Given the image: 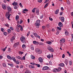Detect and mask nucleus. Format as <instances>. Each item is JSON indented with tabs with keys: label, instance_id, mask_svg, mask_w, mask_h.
<instances>
[{
	"label": "nucleus",
	"instance_id": "f257e3e1",
	"mask_svg": "<svg viewBox=\"0 0 73 73\" xmlns=\"http://www.w3.org/2000/svg\"><path fill=\"white\" fill-rule=\"evenodd\" d=\"M9 13H10L8 12H7L5 15L6 17L9 20H10L9 18H10V16L11 15V14H10Z\"/></svg>",
	"mask_w": 73,
	"mask_h": 73
},
{
	"label": "nucleus",
	"instance_id": "f03ea898",
	"mask_svg": "<svg viewBox=\"0 0 73 73\" xmlns=\"http://www.w3.org/2000/svg\"><path fill=\"white\" fill-rule=\"evenodd\" d=\"M20 40L22 43L25 44L26 42H25V37L22 36V37L21 38Z\"/></svg>",
	"mask_w": 73,
	"mask_h": 73
},
{
	"label": "nucleus",
	"instance_id": "7ed1b4c3",
	"mask_svg": "<svg viewBox=\"0 0 73 73\" xmlns=\"http://www.w3.org/2000/svg\"><path fill=\"white\" fill-rule=\"evenodd\" d=\"M35 52L38 54H41L42 53V51L38 48H36L35 49Z\"/></svg>",
	"mask_w": 73,
	"mask_h": 73
},
{
	"label": "nucleus",
	"instance_id": "20e7f679",
	"mask_svg": "<svg viewBox=\"0 0 73 73\" xmlns=\"http://www.w3.org/2000/svg\"><path fill=\"white\" fill-rule=\"evenodd\" d=\"M50 51V52H54V50H53V49L52 48L50 47H48L47 48Z\"/></svg>",
	"mask_w": 73,
	"mask_h": 73
},
{
	"label": "nucleus",
	"instance_id": "39448f33",
	"mask_svg": "<svg viewBox=\"0 0 73 73\" xmlns=\"http://www.w3.org/2000/svg\"><path fill=\"white\" fill-rule=\"evenodd\" d=\"M7 9L8 12H9V13H11L12 12V9L10 7L8 6L7 7Z\"/></svg>",
	"mask_w": 73,
	"mask_h": 73
},
{
	"label": "nucleus",
	"instance_id": "423d86ee",
	"mask_svg": "<svg viewBox=\"0 0 73 73\" xmlns=\"http://www.w3.org/2000/svg\"><path fill=\"white\" fill-rule=\"evenodd\" d=\"M59 19L60 20H61L62 22H64V17H59Z\"/></svg>",
	"mask_w": 73,
	"mask_h": 73
},
{
	"label": "nucleus",
	"instance_id": "0eeeda50",
	"mask_svg": "<svg viewBox=\"0 0 73 73\" xmlns=\"http://www.w3.org/2000/svg\"><path fill=\"white\" fill-rule=\"evenodd\" d=\"M48 69H49V67L47 66H45L43 68H42V70H48Z\"/></svg>",
	"mask_w": 73,
	"mask_h": 73
},
{
	"label": "nucleus",
	"instance_id": "6e6552de",
	"mask_svg": "<svg viewBox=\"0 0 73 73\" xmlns=\"http://www.w3.org/2000/svg\"><path fill=\"white\" fill-rule=\"evenodd\" d=\"M65 42V40L64 39H61L60 41V43H61V42L62 43H64Z\"/></svg>",
	"mask_w": 73,
	"mask_h": 73
},
{
	"label": "nucleus",
	"instance_id": "1a4fd4ad",
	"mask_svg": "<svg viewBox=\"0 0 73 73\" xmlns=\"http://www.w3.org/2000/svg\"><path fill=\"white\" fill-rule=\"evenodd\" d=\"M19 45V43L17 42L14 45V47H16V46H18Z\"/></svg>",
	"mask_w": 73,
	"mask_h": 73
},
{
	"label": "nucleus",
	"instance_id": "9d476101",
	"mask_svg": "<svg viewBox=\"0 0 73 73\" xmlns=\"http://www.w3.org/2000/svg\"><path fill=\"white\" fill-rule=\"evenodd\" d=\"M62 24L61 22H60L58 23V25L60 27H62Z\"/></svg>",
	"mask_w": 73,
	"mask_h": 73
},
{
	"label": "nucleus",
	"instance_id": "9b49d317",
	"mask_svg": "<svg viewBox=\"0 0 73 73\" xmlns=\"http://www.w3.org/2000/svg\"><path fill=\"white\" fill-rule=\"evenodd\" d=\"M38 60L39 62H42L43 60H42V58L41 57L39 58Z\"/></svg>",
	"mask_w": 73,
	"mask_h": 73
},
{
	"label": "nucleus",
	"instance_id": "f8f14e48",
	"mask_svg": "<svg viewBox=\"0 0 73 73\" xmlns=\"http://www.w3.org/2000/svg\"><path fill=\"white\" fill-rule=\"evenodd\" d=\"M53 72H54L55 73H57V72H58V70H57V69H56V68L54 69L53 70Z\"/></svg>",
	"mask_w": 73,
	"mask_h": 73
},
{
	"label": "nucleus",
	"instance_id": "ddd939ff",
	"mask_svg": "<svg viewBox=\"0 0 73 73\" xmlns=\"http://www.w3.org/2000/svg\"><path fill=\"white\" fill-rule=\"evenodd\" d=\"M15 39V37L14 36H13L11 38V42H13V41Z\"/></svg>",
	"mask_w": 73,
	"mask_h": 73
},
{
	"label": "nucleus",
	"instance_id": "4468645a",
	"mask_svg": "<svg viewBox=\"0 0 73 73\" xmlns=\"http://www.w3.org/2000/svg\"><path fill=\"white\" fill-rule=\"evenodd\" d=\"M36 26V28H39V25H40V23H35Z\"/></svg>",
	"mask_w": 73,
	"mask_h": 73
},
{
	"label": "nucleus",
	"instance_id": "2eb2a0df",
	"mask_svg": "<svg viewBox=\"0 0 73 73\" xmlns=\"http://www.w3.org/2000/svg\"><path fill=\"white\" fill-rule=\"evenodd\" d=\"M7 57L8 58V59H9L10 60H12V57L9 55H7Z\"/></svg>",
	"mask_w": 73,
	"mask_h": 73
},
{
	"label": "nucleus",
	"instance_id": "dca6fc26",
	"mask_svg": "<svg viewBox=\"0 0 73 73\" xmlns=\"http://www.w3.org/2000/svg\"><path fill=\"white\" fill-rule=\"evenodd\" d=\"M59 66L62 67V66H65V65L63 63H61L60 64H59Z\"/></svg>",
	"mask_w": 73,
	"mask_h": 73
},
{
	"label": "nucleus",
	"instance_id": "f3484780",
	"mask_svg": "<svg viewBox=\"0 0 73 73\" xmlns=\"http://www.w3.org/2000/svg\"><path fill=\"white\" fill-rule=\"evenodd\" d=\"M29 68H35V67L34 66H32V65H30V66H29Z\"/></svg>",
	"mask_w": 73,
	"mask_h": 73
},
{
	"label": "nucleus",
	"instance_id": "a211bd4d",
	"mask_svg": "<svg viewBox=\"0 0 73 73\" xmlns=\"http://www.w3.org/2000/svg\"><path fill=\"white\" fill-rule=\"evenodd\" d=\"M57 70H58V72H60L61 70V68L60 67H58V68L57 69Z\"/></svg>",
	"mask_w": 73,
	"mask_h": 73
},
{
	"label": "nucleus",
	"instance_id": "6ab92c4d",
	"mask_svg": "<svg viewBox=\"0 0 73 73\" xmlns=\"http://www.w3.org/2000/svg\"><path fill=\"white\" fill-rule=\"evenodd\" d=\"M58 9L56 10L55 12V14H58Z\"/></svg>",
	"mask_w": 73,
	"mask_h": 73
},
{
	"label": "nucleus",
	"instance_id": "aec40b11",
	"mask_svg": "<svg viewBox=\"0 0 73 73\" xmlns=\"http://www.w3.org/2000/svg\"><path fill=\"white\" fill-rule=\"evenodd\" d=\"M13 5H17V2H15L12 3Z\"/></svg>",
	"mask_w": 73,
	"mask_h": 73
},
{
	"label": "nucleus",
	"instance_id": "412c9836",
	"mask_svg": "<svg viewBox=\"0 0 73 73\" xmlns=\"http://www.w3.org/2000/svg\"><path fill=\"white\" fill-rule=\"evenodd\" d=\"M31 48L32 50H34V47L33 46V45H31Z\"/></svg>",
	"mask_w": 73,
	"mask_h": 73
},
{
	"label": "nucleus",
	"instance_id": "4be33fe9",
	"mask_svg": "<svg viewBox=\"0 0 73 73\" xmlns=\"http://www.w3.org/2000/svg\"><path fill=\"white\" fill-rule=\"evenodd\" d=\"M17 58H18V59H19L20 60H23V58L19 56H17Z\"/></svg>",
	"mask_w": 73,
	"mask_h": 73
},
{
	"label": "nucleus",
	"instance_id": "5701e85b",
	"mask_svg": "<svg viewBox=\"0 0 73 73\" xmlns=\"http://www.w3.org/2000/svg\"><path fill=\"white\" fill-rule=\"evenodd\" d=\"M2 8L3 9H6V6L5 5H3L2 6Z\"/></svg>",
	"mask_w": 73,
	"mask_h": 73
},
{
	"label": "nucleus",
	"instance_id": "b1692460",
	"mask_svg": "<svg viewBox=\"0 0 73 73\" xmlns=\"http://www.w3.org/2000/svg\"><path fill=\"white\" fill-rule=\"evenodd\" d=\"M19 18V15H17L16 17V20H17Z\"/></svg>",
	"mask_w": 73,
	"mask_h": 73
},
{
	"label": "nucleus",
	"instance_id": "393cba45",
	"mask_svg": "<svg viewBox=\"0 0 73 73\" xmlns=\"http://www.w3.org/2000/svg\"><path fill=\"white\" fill-rule=\"evenodd\" d=\"M36 13L37 15H39V10H36Z\"/></svg>",
	"mask_w": 73,
	"mask_h": 73
},
{
	"label": "nucleus",
	"instance_id": "a878e982",
	"mask_svg": "<svg viewBox=\"0 0 73 73\" xmlns=\"http://www.w3.org/2000/svg\"><path fill=\"white\" fill-rule=\"evenodd\" d=\"M46 27L47 28H49L50 27V25L49 24H47L46 25Z\"/></svg>",
	"mask_w": 73,
	"mask_h": 73
},
{
	"label": "nucleus",
	"instance_id": "bb28decb",
	"mask_svg": "<svg viewBox=\"0 0 73 73\" xmlns=\"http://www.w3.org/2000/svg\"><path fill=\"white\" fill-rule=\"evenodd\" d=\"M22 48L23 49H25L26 48V46L25 44H23L22 45Z\"/></svg>",
	"mask_w": 73,
	"mask_h": 73
},
{
	"label": "nucleus",
	"instance_id": "cd10ccee",
	"mask_svg": "<svg viewBox=\"0 0 73 73\" xmlns=\"http://www.w3.org/2000/svg\"><path fill=\"white\" fill-rule=\"evenodd\" d=\"M48 5H49V3H46L44 6V8H46L47 7V6H48Z\"/></svg>",
	"mask_w": 73,
	"mask_h": 73
},
{
	"label": "nucleus",
	"instance_id": "c85d7f7f",
	"mask_svg": "<svg viewBox=\"0 0 73 73\" xmlns=\"http://www.w3.org/2000/svg\"><path fill=\"white\" fill-rule=\"evenodd\" d=\"M67 3L68 5H70V1H69L68 0L67 1Z\"/></svg>",
	"mask_w": 73,
	"mask_h": 73
},
{
	"label": "nucleus",
	"instance_id": "c756f323",
	"mask_svg": "<svg viewBox=\"0 0 73 73\" xmlns=\"http://www.w3.org/2000/svg\"><path fill=\"white\" fill-rule=\"evenodd\" d=\"M47 44H49L50 45V44H52V42L50 41H48L47 42Z\"/></svg>",
	"mask_w": 73,
	"mask_h": 73
},
{
	"label": "nucleus",
	"instance_id": "7c9ffc66",
	"mask_svg": "<svg viewBox=\"0 0 73 73\" xmlns=\"http://www.w3.org/2000/svg\"><path fill=\"white\" fill-rule=\"evenodd\" d=\"M36 8H34L32 10V12L33 13H35V10H36Z\"/></svg>",
	"mask_w": 73,
	"mask_h": 73
},
{
	"label": "nucleus",
	"instance_id": "2f4dec72",
	"mask_svg": "<svg viewBox=\"0 0 73 73\" xmlns=\"http://www.w3.org/2000/svg\"><path fill=\"white\" fill-rule=\"evenodd\" d=\"M16 31H17V32H20V30L19 28H17L16 29Z\"/></svg>",
	"mask_w": 73,
	"mask_h": 73
},
{
	"label": "nucleus",
	"instance_id": "473e14b6",
	"mask_svg": "<svg viewBox=\"0 0 73 73\" xmlns=\"http://www.w3.org/2000/svg\"><path fill=\"white\" fill-rule=\"evenodd\" d=\"M40 21L39 20H37V21H36V23H40Z\"/></svg>",
	"mask_w": 73,
	"mask_h": 73
},
{
	"label": "nucleus",
	"instance_id": "72a5a7b5",
	"mask_svg": "<svg viewBox=\"0 0 73 73\" xmlns=\"http://www.w3.org/2000/svg\"><path fill=\"white\" fill-rule=\"evenodd\" d=\"M65 62L66 65H68V61L67 60H65Z\"/></svg>",
	"mask_w": 73,
	"mask_h": 73
},
{
	"label": "nucleus",
	"instance_id": "f704fd0d",
	"mask_svg": "<svg viewBox=\"0 0 73 73\" xmlns=\"http://www.w3.org/2000/svg\"><path fill=\"white\" fill-rule=\"evenodd\" d=\"M17 5H15L14 6V9H17Z\"/></svg>",
	"mask_w": 73,
	"mask_h": 73
},
{
	"label": "nucleus",
	"instance_id": "c9c22d12",
	"mask_svg": "<svg viewBox=\"0 0 73 73\" xmlns=\"http://www.w3.org/2000/svg\"><path fill=\"white\" fill-rule=\"evenodd\" d=\"M12 59L13 60V61H14L15 62L16 61V59H15V57H13L12 58Z\"/></svg>",
	"mask_w": 73,
	"mask_h": 73
},
{
	"label": "nucleus",
	"instance_id": "e433bc0d",
	"mask_svg": "<svg viewBox=\"0 0 73 73\" xmlns=\"http://www.w3.org/2000/svg\"><path fill=\"white\" fill-rule=\"evenodd\" d=\"M8 52L9 53H10L11 52V48H9L8 49Z\"/></svg>",
	"mask_w": 73,
	"mask_h": 73
},
{
	"label": "nucleus",
	"instance_id": "4c0bfd02",
	"mask_svg": "<svg viewBox=\"0 0 73 73\" xmlns=\"http://www.w3.org/2000/svg\"><path fill=\"white\" fill-rule=\"evenodd\" d=\"M35 65H36V66H37L38 68H39V67H40V65L39 64H35Z\"/></svg>",
	"mask_w": 73,
	"mask_h": 73
},
{
	"label": "nucleus",
	"instance_id": "58836bf2",
	"mask_svg": "<svg viewBox=\"0 0 73 73\" xmlns=\"http://www.w3.org/2000/svg\"><path fill=\"white\" fill-rule=\"evenodd\" d=\"M57 28L58 29L60 30V31H61V27H57Z\"/></svg>",
	"mask_w": 73,
	"mask_h": 73
},
{
	"label": "nucleus",
	"instance_id": "ea45409f",
	"mask_svg": "<svg viewBox=\"0 0 73 73\" xmlns=\"http://www.w3.org/2000/svg\"><path fill=\"white\" fill-rule=\"evenodd\" d=\"M31 58L32 59H35V57L33 56H31Z\"/></svg>",
	"mask_w": 73,
	"mask_h": 73
},
{
	"label": "nucleus",
	"instance_id": "a19ab883",
	"mask_svg": "<svg viewBox=\"0 0 73 73\" xmlns=\"http://www.w3.org/2000/svg\"><path fill=\"white\" fill-rule=\"evenodd\" d=\"M19 53L20 54H23V53H24V52L21 51H19Z\"/></svg>",
	"mask_w": 73,
	"mask_h": 73
},
{
	"label": "nucleus",
	"instance_id": "79ce46f5",
	"mask_svg": "<svg viewBox=\"0 0 73 73\" xmlns=\"http://www.w3.org/2000/svg\"><path fill=\"white\" fill-rule=\"evenodd\" d=\"M8 32L9 33H11V29H8L7 30Z\"/></svg>",
	"mask_w": 73,
	"mask_h": 73
},
{
	"label": "nucleus",
	"instance_id": "37998d69",
	"mask_svg": "<svg viewBox=\"0 0 73 73\" xmlns=\"http://www.w3.org/2000/svg\"><path fill=\"white\" fill-rule=\"evenodd\" d=\"M65 35L67 36V35H69V33H68L67 32H65Z\"/></svg>",
	"mask_w": 73,
	"mask_h": 73
},
{
	"label": "nucleus",
	"instance_id": "c03bdc74",
	"mask_svg": "<svg viewBox=\"0 0 73 73\" xmlns=\"http://www.w3.org/2000/svg\"><path fill=\"white\" fill-rule=\"evenodd\" d=\"M18 26V27L17 28H18V29H19L20 27H22V26L20 25H17Z\"/></svg>",
	"mask_w": 73,
	"mask_h": 73
},
{
	"label": "nucleus",
	"instance_id": "a18cd8bd",
	"mask_svg": "<svg viewBox=\"0 0 73 73\" xmlns=\"http://www.w3.org/2000/svg\"><path fill=\"white\" fill-rule=\"evenodd\" d=\"M42 28L43 29H45L46 27H45V26H43L42 27Z\"/></svg>",
	"mask_w": 73,
	"mask_h": 73
},
{
	"label": "nucleus",
	"instance_id": "49530a36",
	"mask_svg": "<svg viewBox=\"0 0 73 73\" xmlns=\"http://www.w3.org/2000/svg\"><path fill=\"white\" fill-rule=\"evenodd\" d=\"M2 65L3 67H6V64H3Z\"/></svg>",
	"mask_w": 73,
	"mask_h": 73
},
{
	"label": "nucleus",
	"instance_id": "de8ad7c7",
	"mask_svg": "<svg viewBox=\"0 0 73 73\" xmlns=\"http://www.w3.org/2000/svg\"><path fill=\"white\" fill-rule=\"evenodd\" d=\"M8 65H10L11 66H13V64H12L8 63Z\"/></svg>",
	"mask_w": 73,
	"mask_h": 73
},
{
	"label": "nucleus",
	"instance_id": "09e8293b",
	"mask_svg": "<svg viewBox=\"0 0 73 73\" xmlns=\"http://www.w3.org/2000/svg\"><path fill=\"white\" fill-rule=\"evenodd\" d=\"M39 44L40 45H44V44L42 43V42L39 43Z\"/></svg>",
	"mask_w": 73,
	"mask_h": 73
},
{
	"label": "nucleus",
	"instance_id": "8fccbe9b",
	"mask_svg": "<svg viewBox=\"0 0 73 73\" xmlns=\"http://www.w3.org/2000/svg\"><path fill=\"white\" fill-rule=\"evenodd\" d=\"M1 30L2 32H4V29L3 28L1 29Z\"/></svg>",
	"mask_w": 73,
	"mask_h": 73
},
{
	"label": "nucleus",
	"instance_id": "3c124183",
	"mask_svg": "<svg viewBox=\"0 0 73 73\" xmlns=\"http://www.w3.org/2000/svg\"><path fill=\"white\" fill-rule=\"evenodd\" d=\"M29 73V70H27L25 72V73Z\"/></svg>",
	"mask_w": 73,
	"mask_h": 73
},
{
	"label": "nucleus",
	"instance_id": "603ef678",
	"mask_svg": "<svg viewBox=\"0 0 73 73\" xmlns=\"http://www.w3.org/2000/svg\"><path fill=\"white\" fill-rule=\"evenodd\" d=\"M10 28L11 30H12V31H13V30L14 29L13 28V27H10Z\"/></svg>",
	"mask_w": 73,
	"mask_h": 73
},
{
	"label": "nucleus",
	"instance_id": "864d4df0",
	"mask_svg": "<svg viewBox=\"0 0 73 73\" xmlns=\"http://www.w3.org/2000/svg\"><path fill=\"white\" fill-rule=\"evenodd\" d=\"M15 62L16 63V64H19V61H16V60Z\"/></svg>",
	"mask_w": 73,
	"mask_h": 73
},
{
	"label": "nucleus",
	"instance_id": "5fc2aeb1",
	"mask_svg": "<svg viewBox=\"0 0 73 73\" xmlns=\"http://www.w3.org/2000/svg\"><path fill=\"white\" fill-rule=\"evenodd\" d=\"M50 0H46L44 2V3H46L47 2H48Z\"/></svg>",
	"mask_w": 73,
	"mask_h": 73
},
{
	"label": "nucleus",
	"instance_id": "6e6d98bb",
	"mask_svg": "<svg viewBox=\"0 0 73 73\" xmlns=\"http://www.w3.org/2000/svg\"><path fill=\"white\" fill-rule=\"evenodd\" d=\"M20 30L21 31H23V27L22 26H21Z\"/></svg>",
	"mask_w": 73,
	"mask_h": 73
},
{
	"label": "nucleus",
	"instance_id": "4d7b16f0",
	"mask_svg": "<svg viewBox=\"0 0 73 73\" xmlns=\"http://www.w3.org/2000/svg\"><path fill=\"white\" fill-rule=\"evenodd\" d=\"M3 34L5 36H7V32L4 33Z\"/></svg>",
	"mask_w": 73,
	"mask_h": 73
},
{
	"label": "nucleus",
	"instance_id": "13d9d810",
	"mask_svg": "<svg viewBox=\"0 0 73 73\" xmlns=\"http://www.w3.org/2000/svg\"><path fill=\"white\" fill-rule=\"evenodd\" d=\"M47 57L48 58H50V57H51V56H50V55H48Z\"/></svg>",
	"mask_w": 73,
	"mask_h": 73
},
{
	"label": "nucleus",
	"instance_id": "bf43d9fd",
	"mask_svg": "<svg viewBox=\"0 0 73 73\" xmlns=\"http://www.w3.org/2000/svg\"><path fill=\"white\" fill-rule=\"evenodd\" d=\"M23 11H25V12H27V11H28V10L27 9H24L23 10Z\"/></svg>",
	"mask_w": 73,
	"mask_h": 73
},
{
	"label": "nucleus",
	"instance_id": "052dcab7",
	"mask_svg": "<svg viewBox=\"0 0 73 73\" xmlns=\"http://www.w3.org/2000/svg\"><path fill=\"white\" fill-rule=\"evenodd\" d=\"M34 35L35 37H37V34L36 33H35L34 34Z\"/></svg>",
	"mask_w": 73,
	"mask_h": 73
},
{
	"label": "nucleus",
	"instance_id": "680f3d73",
	"mask_svg": "<svg viewBox=\"0 0 73 73\" xmlns=\"http://www.w3.org/2000/svg\"><path fill=\"white\" fill-rule=\"evenodd\" d=\"M30 64H31V65H35V64L34 62L30 63Z\"/></svg>",
	"mask_w": 73,
	"mask_h": 73
},
{
	"label": "nucleus",
	"instance_id": "e2e57ef3",
	"mask_svg": "<svg viewBox=\"0 0 73 73\" xmlns=\"http://www.w3.org/2000/svg\"><path fill=\"white\" fill-rule=\"evenodd\" d=\"M38 3H41L42 2V0H39L38 1Z\"/></svg>",
	"mask_w": 73,
	"mask_h": 73
},
{
	"label": "nucleus",
	"instance_id": "0e129e2a",
	"mask_svg": "<svg viewBox=\"0 0 73 73\" xmlns=\"http://www.w3.org/2000/svg\"><path fill=\"white\" fill-rule=\"evenodd\" d=\"M19 5L21 7H23V5H22V4H21V3H20L19 4Z\"/></svg>",
	"mask_w": 73,
	"mask_h": 73
},
{
	"label": "nucleus",
	"instance_id": "69168bd1",
	"mask_svg": "<svg viewBox=\"0 0 73 73\" xmlns=\"http://www.w3.org/2000/svg\"><path fill=\"white\" fill-rule=\"evenodd\" d=\"M23 20H21L20 21V24H22V23H23Z\"/></svg>",
	"mask_w": 73,
	"mask_h": 73
},
{
	"label": "nucleus",
	"instance_id": "338daca9",
	"mask_svg": "<svg viewBox=\"0 0 73 73\" xmlns=\"http://www.w3.org/2000/svg\"><path fill=\"white\" fill-rule=\"evenodd\" d=\"M49 20H50L51 21H53V19L51 18H49Z\"/></svg>",
	"mask_w": 73,
	"mask_h": 73
},
{
	"label": "nucleus",
	"instance_id": "774afa93",
	"mask_svg": "<svg viewBox=\"0 0 73 73\" xmlns=\"http://www.w3.org/2000/svg\"><path fill=\"white\" fill-rule=\"evenodd\" d=\"M65 57V55L64 54H63L62 56V58H64Z\"/></svg>",
	"mask_w": 73,
	"mask_h": 73
}]
</instances>
